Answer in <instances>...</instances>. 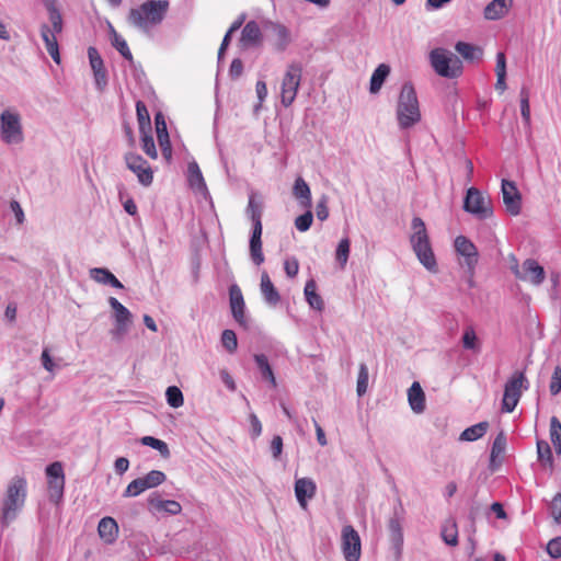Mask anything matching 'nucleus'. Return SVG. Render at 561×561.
<instances>
[{"label":"nucleus","instance_id":"nucleus-39","mask_svg":"<svg viewBox=\"0 0 561 561\" xmlns=\"http://www.w3.org/2000/svg\"><path fill=\"white\" fill-rule=\"evenodd\" d=\"M305 295L308 304L319 311L324 308V302L320 295L317 294V285L314 280L307 282L305 286Z\"/></svg>","mask_w":561,"mask_h":561},{"label":"nucleus","instance_id":"nucleus-57","mask_svg":"<svg viewBox=\"0 0 561 561\" xmlns=\"http://www.w3.org/2000/svg\"><path fill=\"white\" fill-rule=\"evenodd\" d=\"M312 220V213L310 210H307L305 214L296 218L295 226L299 231L305 232L310 228Z\"/></svg>","mask_w":561,"mask_h":561},{"label":"nucleus","instance_id":"nucleus-25","mask_svg":"<svg viewBox=\"0 0 561 561\" xmlns=\"http://www.w3.org/2000/svg\"><path fill=\"white\" fill-rule=\"evenodd\" d=\"M455 50L468 62H478L483 56V49L480 46L461 41L456 43Z\"/></svg>","mask_w":561,"mask_h":561},{"label":"nucleus","instance_id":"nucleus-30","mask_svg":"<svg viewBox=\"0 0 561 561\" xmlns=\"http://www.w3.org/2000/svg\"><path fill=\"white\" fill-rule=\"evenodd\" d=\"M42 38L45 43L46 49L50 57L56 61L57 64L60 62V54L58 49V43L56 38V32L54 30H50L47 25H43L41 30Z\"/></svg>","mask_w":561,"mask_h":561},{"label":"nucleus","instance_id":"nucleus-50","mask_svg":"<svg viewBox=\"0 0 561 561\" xmlns=\"http://www.w3.org/2000/svg\"><path fill=\"white\" fill-rule=\"evenodd\" d=\"M221 343L222 346L229 352L234 353L238 347L237 335L232 330H224L221 333Z\"/></svg>","mask_w":561,"mask_h":561},{"label":"nucleus","instance_id":"nucleus-40","mask_svg":"<svg viewBox=\"0 0 561 561\" xmlns=\"http://www.w3.org/2000/svg\"><path fill=\"white\" fill-rule=\"evenodd\" d=\"M537 454L538 460L542 466L548 467L550 470L553 469V456L550 445L546 440L537 442Z\"/></svg>","mask_w":561,"mask_h":561},{"label":"nucleus","instance_id":"nucleus-35","mask_svg":"<svg viewBox=\"0 0 561 561\" xmlns=\"http://www.w3.org/2000/svg\"><path fill=\"white\" fill-rule=\"evenodd\" d=\"M294 195L300 201L304 207L309 208L311 206V192L309 185L302 178H298L295 181Z\"/></svg>","mask_w":561,"mask_h":561},{"label":"nucleus","instance_id":"nucleus-43","mask_svg":"<svg viewBox=\"0 0 561 561\" xmlns=\"http://www.w3.org/2000/svg\"><path fill=\"white\" fill-rule=\"evenodd\" d=\"M506 448V436L500 432L493 440L490 459L495 462L497 459L501 461Z\"/></svg>","mask_w":561,"mask_h":561},{"label":"nucleus","instance_id":"nucleus-15","mask_svg":"<svg viewBox=\"0 0 561 561\" xmlns=\"http://www.w3.org/2000/svg\"><path fill=\"white\" fill-rule=\"evenodd\" d=\"M125 161L127 168L137 175L138 181L142 185L148 186L152 183V170L148 162L141 156L136 153H127L125 156Z\"/></svg>","mask_w":561,"mask_h":561},{"label":"nucleus","instance_id":"nucleus-10","mask_svg":"<svg viewBox=\"0 0 561 561\" xmlns=\"http://www.w3.org/2000/svg\"><path fill=\"white\" fill-rule=\"evenodd\" d=\"M0 134L5 144H20L23 141V127L21 116L16 111L4 110L0 115Z\"/></svg>","mask_w":561,"mask_h":561},{"label":"nucleus","instance_id":"nucleus-6","mask_svg":"<svg viewBox=\"0 0 561 561\" xmlns=\"http://www.w3.org/2000/svg\"><path fill=\"white\" fill-rule=\"evenodd\" d=\"M528 389V380L524 371H514L504 386L502 412L512 413L519 402L523 390Z\"/></svg>","mask_w":561,"mask_h":561},{"label":"nucleus","instance_id":"nucleus-24","mask_svg":"<svg viewBox=\"0 0 561 561\" xmlns=\"http://www.w3.org/2000/svg\"><path fill=\"white\" fill-rule=\"evenodd\" d=\"M240 42L243 47L257 46L261 44L262 33L255 21H250L244 25Z\"/></svg>","mask_w":561,"mask_h":561},{"label":"nucleus","instance_id":"nucleus-60","mask_svg":"<svg viewBox=\"0 0 561 561\" xmlns=\"http://www.w3.org/2000/svg\"><path fill=\"white\" fill-rule=\"evenodd\" d=\"M46 474L48 477V480L49 479L65 480L62 465L59 461H55V462L50 463L46 468Z\"/></svg>","mask_w":561,"mask_h":561},{"label":"nucleus","instance_id":"nucleus-61","mask_svg":"<svg viewBox=\"0 0 561 561\" xmlns=\"http://www.w3.org/2000/svg\"><path fill=\"white\" fill-rule=\"evenodd\" d=\"M248 211L250 214V218H251L253 225H256L257 220L262 221L261 220V217H262L261 206L259 204H256L253 198H250V201H249Z\"/></svg>","mask_w":561,"mask_h":561},{"label":"nucleus","instance_id":"nucleus-49","mask_svg":"<svg viewBox=\"0 0 561 561\" xmlns=\"http://www.w3.org/2000/svg\"><path fill=\"white\" fill-rule=\"evenodd\" d=\"M350 248H351V242H350L348 238H344L339 242L335 257H336V261L340 263L341 267H344L347 263L348 255H350Z\"/></svg>","mask_w":561,"mask_h":561},{"label":"nucleus","instance_id":"nucleus-1","mask_svg":"<svg viewBox=\"0 0 561 561\" xmlns=\"http://www.w3.org/2000/svg\"><path fill=\"white\" fill-rule=\"evenodd\" d=\"M170 3L168 0H147L136 8H131L127 14V22L131 26L149 33L164 20Z\"/></svg>","mask_w":561,"mask_h":561},{"label":"nucleus","instance_id":"nucleus-52","mask_svg":"<svg viewBox=\"0 0 561 561\" xmlns=\"http://www.w3.org/2000/svg\"><path fill=\"white\" fill-rule=\"evenodd\" d=\"M368 379H369L368 368L365 364H360L359 371H358V378H357V388H356L358 396H363L366 393L367 387H368Z\"/></svg>","mask_w":561,"mask_h":561},{"label":"nucleus","instance_id":"nucleus-14","mask_svg":"<svg viewBox=\"0 0 561 561\" xmlns=\"http://www.w3.org/2000/svg\"><path fill=\"white\" fill-rule=\"evenodd\" d=\"M455 249L465 259L463 263L468 268L470 277H472L479 259L477 247L467 237L458 236L455 239Z\"/></svg>","mask_w":561,"mask_h":561},{"label":"nucleus","instance_id":"nucleus-32","mask_svg":"<svg viewBox=\"0 0 561 561\" xmlns=\"http://www.w3.org/2000/svg\"><path fill=\"white\" fill-rule=\"evenodd\" d=\"M91 277L101 284H110L115 288H123V284L116 278V276L106 268L95 267L90 271Z\"/></svg>","mask_w":561,"mask_h":561},{"label":"nucleus","instance_id":"nucleus-45","mask_svg":"<svg viewBox=\"0 0 561 561\" xmlns=\"http://www.w3.org/2000/svg\"><path fill=\"white\" fill-rule=\"evenodd\" d=\"M141 444L157 449L163 458H168L170 456V449L167 443L161 439L152 436H144L141 438Z\"/></svg>","mask_w":561,"mask_h":561},{"label":"nucleus","instance_id":"nucleus-47","mask_svg":"<svg viewBox=\"0 0 561 561\" xmlns=\"http://www.w3.org/2000/svg\"><path fill=\"white\" fill-rule=\"evenodd\" d=\"M462 346L466 350H478L479 348V341L476 334V331L472 327H467L462 334Z\"/></svg>","mask_w":561,"mask_h":561},{"label":"nucleus","instance_id":"nucleus-56","mask_svg":"<svg viewBox=\"0 0 561 561\" xmlns=\"http://www.w3.org/2000/svg\"><path fill=\"white\" fill-rule=\"evenodd\" d=\"M141 148L148 157L151 159H157L158 153L153 138L152 136L148 135L147 131L144 134Z\"/></svg>","mask_w":561,"mask_h":561},{"label":"nucleus","instance_id":"nucleus-46","mask_svg":"<svg viewBox=\"0 0 561 561\" xmlns=\"http://www.w3.org/2000/svg\"><path fill=\"white\" fill-rule=\"evenodd\" d=\"M146 490H148V486L146 485L145 481L142 480V478H137L135 480H133L125 489L124 491V496L125 497H134V496H138L139 494H141L142 492H145Z\"/></svg>","mask_w":561,"mask_h":561},{"label":"nucleus","instance_id":"nucleus-19","mask_svg":"<svg viewBox=\"0 0 561 561\" xmlns=\"http://www.w3.org/2000/svg\"><path fill=\"white\" fill-rule=\"evenodd\" d=\"M88 57L90 66L93 70L95 83L100 89H103L107 83V72L104 66V61L98 49L93 46L88 48Z\"/></svg>","mask_w":561,"mask_h":561},{"label":"nucleus","instance_id":"nucleus-29","mask_svg":"<svg viewBox=\"0 0 561 561\" xmlns=\"http://www.w3.org/2000/svg\"><path fill=\"white\" fill-rule=\"evenodd\" d=\"M260 288L267 304L276 306L280 301V295L266 272H263L261 275Z\"/></svg>","mask_w":561,"mask_h":561},{"label":"nucleus","instance_id":"nucleus-7","mask_svg":"<svg viewBox=\"0 0 561 561\" xmlns=\"http://www.w3.org/2000/svg\"><path fill=\"white\" fill-rule=\"evenodd\" d=\"M528 389V380L524 371H514L504 386L502 412L512 413L519 402L523 390Z\"/></svg>","mask_w":561,"mask_h":561},{"label":"nucleus","instance_id":"nucleus-9","mask_svg":"<svg viewBox=\"0 0 561 561\" xmlns=\"http://www.w3.org/2000/svg\"><path fill=\"white\" fill-rule=\"evenodd\" d=\"M508 260L511 263V271L519 280L530 283L534 286H539L545 280L546 272L536 260H525L522 264V268L519 267L518 260L515 255L511 254Z\"/></svg>","mask_w":561,"mask_h":561},{"label":"nucleus","instance_id":"nucleus-55","mask_svg":"<svg viewBox=\"0 0 561 561\" xmlns=\"http://www.w3.org/2000/svg\"><path fill=\"white\" fill-rule=\"evenodd\" d=\"M48 12H49V21L51 23L50 30H54L56 33H61L62 18H61L60 12L54 5H50L48 8Z\"/></svg>","mask_w":561,"mask_h":561},{"label":"nucleus","instance_id":"nucleus-4","mask_svg":"<svg viewBox=\"0 0 561 561\" xmlns=\"http://www.w3.org/2000/svg\"><path fill=\"white\" fill-rule=\"evenodd\" d=\"M397 118L399 126L403 129L410 128L421 121L419 100L415 89L410 82L402 85L398 100Z\"/></svg>","mask_w":561,"mask_h":561},{"label":"nucleus","instance_id":"nucleus-12","mask_svg":"<svg viewBox=\"0 0 561 561\" xmlns=\"http://www.w3.org/2000/svg\"><path fill=\"white\" fill-rule=\"evenodd\" d=\"M341 549L346 561H359L362 556V541L358 533L351 525L342 528Z\"/></svg>","mask_w":561,"mask_h":561},{"label":"nucleus","instance_id":"nucleus-54","mask_svg":"<svg viewBox=\"0 0 561 561\" xmlns=\"http://www.w3.org/2000/svg\"><path fill=\"white\" fill-rule=\"evenodd\" d=\"M65 488V480L60 479H49L48 480V490L49 496L54 501H58L61 499Z\"/></svg>","mask_w":561,"mask_h":561},{"label":"nucleus","instance_id":"nucleus-53","mask_svg":"<svg viewBox=\"0 0 561 561\" xmlns=\"http://www.w3.org/2000/svg\"><path fill=\"white\" fill-rule=\"evenodd\" d=\"M520 113L524 122L530 124L529 91L526 88L520 90Z\"/></svg>","mask_w":561,"mask_h":561},{"label":"nucleus","instance_id":"nucleus-64","mask_svg":"<svg viewBox=\"0 0 561 561\" xmlns=\"http://www.w3.org/2000/svg\"><path fill=\"white\" fill-rule=\"evenodd\" d=\"M316 215L320 221H324L329 217V208L327 197L323 196L316 206Z\"/></svg>","mask_w":561,"mask_h":561},{"label":"nucleus","instance_id":"nucleus-51","mask_svg":"<svg viewBox=\"0 0 561 561\" xmlns=\"http://www.w3.org/2000/svg\"><path fill=\"white\" fill-rule=\"evenodd\" d=\"M148 489L156 488L165 481V474L160 470H151L145 477H141Z\"/></svg>","mask_w":561,"mask_h":561},{"label":"nucleus","instance_id":"nucleus-8","mask_svg":"<svg viewBox=\"0 0 561 561\" xmlns=\"http://www.w3.org/2000/svg\"><path fill=\"white\" fill-rule=\"evenodd\" d=\"M301 77V64L291 62L287 66L280 85V102L285 107L294 103L300 87Z\"/></svg>","mask_w":561,"mask_h":561},{"label":"nucleus","instance_id":"nucleus-23","mask_svg":"<svg viewBox=\"0 0 561 561\" xmlns=\"http://www.w3.org/2000/svg\"><path fill=\"white\" fill-rule=\"evenodd\" d=\"M100 538L105 543H113L118 536V525L112 517H103L98 525Z\"/></svg>","mask_w":561,"mask_h":561},{"label":"nucleus","instance_id":"nucleus-62","mask_svg":"<svg viewBox=\"0 0 561 561\" xmlns=\"http://www.w3.org/2000/svg\"><path fill=\"white\" fill-rule=\"evenodd\" d=\"M547 552L554 559L561 558V537L553 538L548 542Z\"/></svg>","mask_w":561,"mask_h":561},{"label":"nucleus","instance_id":"nucleus-48","mask_svg":"<svg viewBox=\"0 0 561 561\" xmlns=\"http://www.w3.org/2000/svg\"><path fill=\"white\" fill-rule=\"evenodd\" d=\"M165 396L169 405L172 408H180L184 403L182 391L175 386L168 387Z\"/></svg>","mask_w":561,"mask_h":561},{"label":"nucleus","instance_id":"nucleus-33","mask_svg":"<svg viewBox=\"0 0 561 561\" xmlns=\"http://www.w3.org/2000/svg\"><path fill=\"white\" fill-rule=\"evenodd\" d=\"M390 73V67L386 64H380L375 71L373 72V76L370 78V87L369 91L370 93L375 94L378 93L387 79V77Z\"/></svg>","mask_w":561,"mask_h":561},{"label":"nucleus","instance_id":"nucleus-58","mask_svg":"<svg viewBox=\"0 0 561 561\" xmlns=\"http://www.w3.org/2000/svg\"><path fill=\"white\" fill-rule=\"evenodd\" d=\"M549 389L552 396H557L561 391V367L557 366L552 373Z\"/></svg>","mask_w":561,"mask_h":561},{"label":"nucleus","instance_id":"nucleus-41","mask_svg":"<svg viewBox=\"0 0 561 561\" xmlns=\"http://www.w3.org/2000/svg\"><path fill=\"white\" fill-rule=\"evenodd\" d=\"M136 114H137V121L139 124L140 133L145 134L147 130H150V128H151L150 115H149L146 104L142 101L136 102Z\"/></svg>","mask_w":561,"mask_h":561},{"label":"nucleus","instance_id":"nucleus-37","mask_svg":"<svg viewBox=\"0 0 561 561\" xmlns=\"http://www.w3.org/2000/svg\"><path fill=\"white\" fill-rule=\"evenodd\" d=\"M489 428V423L488 422H480L478 424H474L468 428H466L461 434H460V440H466V442H474L479 438H481L488 431Z\"/></svg>","mask_w":561,"mask_h":561},{"label":"nucleus","instance_id":"nucleus-18","mask_svg":"<svg viewBox=\"0 0 561 561\" xmlns=\"http://www.w3.org/2000/svg\"><path fill=\"white\" fill-rule=\"evenodd\" d=\"M389 540L393 553V561H401L403 552V531L398 518H391L388 524Z\"/></svg>","mask_w":561,"mask_h":561},{"label":"nucleus","instance_id":"nucleus-38","mask_svg":"<svg viewBox=\"0 0 561 561\" xmlns=\"http://www.w3.org/2000/svg\"><path fill=\"white\" fill-rule=\"evenodd\" d=\"M442 538L451 547L458 545V528L454 519H447L442 526Z\"/></svg>","mask_w":561,"mask_h":561},{"label":"nucleus","instance_id":"nucleus-31","mask_svg":"<svg viewBox=\"0 0 561 561\" xmlns=\"http://www.w3.org/2000/svg\"><path fill=\"white\" fill-rule=\"evenodd\" d=\"M108 33H110L112 46L115 49H117L119 51V54L125 59L133 62L134 57H133V54L127 45V42L117 33V31L114 28V26L111 23H108Z\"/></svg>","mask_w":561,"mask_h":561},{"label":"nucleus","instance_id":"nucleus-5","mask_svg":"<svg viewBox=\"0 0 561 561\" xmlns=\"http://www.w3.org/2000/svg\"><path fill=\"white\" fill-rule=\"evenodd\" d=\"M428 59L431 67L439 77L457 79L463 73L462 60L446 48L432 49Z\"/></svg>","mask_w":561,"mask_h":561},{"label":"nucleus","instance_id":"nucleus-16","mask_svg":"<svg viewBox=\"0 0 561 561\" xmlns=\"http://www.w3.org/2000/svg\"><path fill=\"white\" fill-rule=\"evenodd\" d=\"M502 196L506 211L517 216L522 209V195L513 181H502Z\"/></svg>","mask_w":561,"mask_h":561},{"label":"nucleus","instance_id":"nucleus-2","mask_svg":"<svg viewBox=\"0 0 561 561\" xmlns=\"http://www.w3.org/2000/svg\"><path fill=\"white\" fill-rule=\"evenodd\" d=\"M413 230L410 243L420 263L431 273L438 271L437 261L431 244L425 222L420 217H414L411 222Z\"/></svg>","mask_w":561,"mask_h":561},{"label":"nucleus","instance_id":"nucleus-13","mask_svg":"<svg viewBox=\"0 0 561 561\" xmlns=\"http://www.w3.org/2000/svg\"><path fill=\"white\" fill-rule=\"evenodd\" d=\"M108 304L114 311L115 328L111 331L113 339L121 341L127 333L131 323L130 311L116 298L110 297Z\"/></svg>","mask_w":561,"mask_h":561},{"label":"nucleus","instance_id":"nucleus-11","mask_svg":"<svg viewBox=\"0 0 561 561\" xmlns=\"http://www.w3.org/2000/svg\"><path fill=\"white\" fill-rule=\"evenodd\" d=\"M463 209L479 219H486L493 214L491 201L476 187L468 188Z\"/></svg>","mask_w":561,"mask_h":561},{"label":"nucleus","instance_id":"nucleus-44","mask_svg":"<svg viewBox=\"0 0 561 561\" xmlns=\"http://www.w3.org/2000/svg\"><path fill=\"white\" fill-rule=\"evenodd\" d=\"M550 439L558 455L561 454V422L557 416L550 420Z\"/></svg>","mask_w":561,"mask_h":561},{"label":"nucleus","instance_id":"nucleus-22","mask_svg":"<svg viewBox=\"0 0 561 561\" xmlns=\"http://www.w3.org/2000/svg\"><path fill=\"white\" fill-rule=\"evenodd\" d=\"M262 221L253 225L252 236L250 239V255L255 265H261L264 262V254L262 251Z\"/></svg>","mask_w":561,"mask_h":561},{"label":"nucleus","instance_id":"nucleus-21","mask_svg":"<svg viewBox=\"0 0 561 561\" xmlns=\"http://www.w3.org/2000/svg\"><path fill=\"white\" fill-rule=\"evenodd\" d=\"M156 124V133L159 146L161 148L162 154L165 158H171L172 148L168 134L167 123L162 113H157L154 116Z\"/></svg>","mask_w":561,"mask_h":561},{"label":"nucleus","instance_id":"nucleus-17","mask_svg":"<svg viewBox=\"0 0 561 561\" xmlns=\"http://www.w3.org/2000/svg\"><path fill=\"white\" fill-rule=\"evenodd\" d=\"M230 308L233 319L243 328H248L245 318V304L241 289L237 285H232L229 290Z\"/></svg>","mask_w":561,"mask_h":561},{"label":"nucleus","instance_id":"nucleus-42","mask_svg":"<svg viewBox=\"0 0 561 561\" xmlns=\"http://www.w3.org/2000/svg\"><path fill=\"white\" fill-rule=\"evenodd\" d=\"M271 28L275 36V45L279 50H284L288 45L290 37L288 30L282 25L276 23H271Z\"/></svg>","mask_w":561,"mask_h":561},{"label":"nucleus","instance_id":"nucleus-3","mask_svg":"<svg viewBox=\"0 0 561 561\" xmlns=\"http://www.w3.org/2000/svg\"><path fill=\"white\" fill-rule=\"evenodd\" d=\"M27 494V482L22 477L13 478L7 486L2 500L1 520L8 525L23 508Z\"/></svg>","mask_w":561,"mask_h":561},{"label":"nucleus","instance_id":"nucleus-59","mask_svg":"<svg viewBox=\"0 0 561 561\" xmlns=\"http://www.w3.org/2000/svg\"><path fill=\"white\" fill-rule=\"evenodd\" d=\"M550 513L556 523L561 522V493H557L550 502Z\"/></svg>","mask_w":561,"mask_h":561},{"label":"nucleus","instance_id":"nucleus-26","mask_svg":"<svg viewBox=\"0 0 561 561\" xmlns=\"http://www.w3.org/2000/svg\"><path fill=\"white\" fill-rule=\"evenodd\" d=\"M148 504L157 512H165L170 515H179L182 512V506L174 500H161L157 495H151L148 499Z\"/></svg>","mask_w":561,"mask_h":561},{"label":"nucleus","instance_id":"nucleus-36","mask_svg":"<svg viewBox=\"0 0 561 561\" xmlns=\"http://www.w3.org/2000/svg\"><path fill=\"white\" fill-rule=\"evenodd\" d=\"M254 360L261 371L262 377L270 381L273 388L277 387L276 378L274 376L273 369L268 364L267 357L264 354L254 355Z\"/></svg>","mask_w":561,"mask_h":561},{"label":"nucleus","instance_id":"nucleus-63","mask_svg":"<svg viewBox=\"0 0 561 561\" xmlns=\"http://www.w3.org/2000/svg\"><path fill=\"white\" fill-rule=\"evenodd\" d=\"M284 270L288 277L293 278L297 276L299 272V262L296 257L287 259L284 262Z\"/></svg>","mask_w":561,"mask_h":561},{"label":"nucleus","instance_id":"nucleus-27","mask_svg":"<svg viewBox=\"0 0 561 561\" xmlns=\"http://www.w3.org/2000/svg\"><path fill=\"white\" fill-rule=\"evenodd\" d=\"M408 401L413 412L422 413L425 410V393L420 382L414 381L409 388Z\"/></svg>","mask_w":561,"mask_h":561},{"label":"nucleus","instance_id":"nucleus-28","mask_svg":"<svg viewBox=\"0 0 561 561\" xmlns=\"http://www.w3.org/2000/svg\"><path fill=\"white\" fill-rule=\"evenodd\" d=\"M513 5V0H493L484 9L486 20H497L505 16Z\"/></svg>","mask_w":561,"mask_h":561},{"label":"nucleus","instance_id":"nucleus-34","mask_svg":"<svg viewBox=\"0 0 561 561\" xmlns=\"http://www.w3.org/2000/svg\"><path fill=\"white\" fill-rule=\"evenodd\" d=\"M187 180L190 186L197 191H203L206 188V184L202 174V171L197 164V162L193 161L188 163L187 167Z\"/></svg>","mask_w":561,"mask_h":561},{"label":"nucleus","instance_id":"nucleus-20","mask_svg":"<svg viewBox=\"0 0 561 561\" xmlns=\"http://www.w3.org/2000/svg\"><path fill=\"white\" fill-rule=\"evenodd\" d=\"M317 492V485L310 478H299L295 482V495L301 506L306 510L308 507V501L311 500Z\"/></svg>","mask_w":561,"mask_h":561}]
</instances>
